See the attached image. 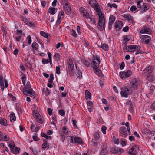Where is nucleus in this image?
I'll list each match as a JSON object with an SVG mask.
<instances>
[{
	"label": "nucleus",
	"instance_id": "nucleus-1",
	"mask_svg": "<svg viewBox=\"0 0 155 155\" xmlns=\"http://www.w3.org/2000/svg\"><path fill=\"white\" fill-rule=\"evenodd\" d=\"M89 3L97 12L99 17L97 28L99 30L102 31L105 28V19L103 14L100 11V8L95 0H89Z\"/></svg>",
	"mask_w": 155,
	"mask_h": 155
},
{
	"label": "nucleus",
	"instance_id": "nucleus-2",
	"mask_svg": "<svg viewBox=\"0 0 155 155\" xmlns=\"http://www.w3.org/2000/svg\"><path fill=\"white\" fill-rule=\"evenodd\" d=\"M24 94L26 95H28L32 96L34 95V91L31 87V85L29 82H27L26 85L25 86L23 91Z\"/></svg>",
	"mask_w": 155,
	"mask_h": 155
},
{
	"label": "nucleus",
	"instance_id": "nucleus-3",
	"mask_svg": "<svg viewBox=\"0 0 155 155\" xmlns=\"http://www.w3.org/2000/svg\"><path fill=\"white\" fill-rule=\"evenodd\" d=\"M132 93V90L126 87H124L121 88L120 94L122 97L127 98L129 95H131Z\"/></svg>",
	"mask_w": 155,
	"mask_h": 155
},
{
	"label": "nucleus",
	"instance_id": "nucleus-4",
	"mask_svg": "<svg viewBox=\"0 0 155 155\" xmlns=\"http://www.w3.org/2000/svg\"><path fill=\"white\" fill-rule=\"evenodd\" d=\"M67 65L69 74L71 76L74 74V69L73 62L71 58H69L68 60Z\"/></svg>",
	"mask_w": 155,
	"mask_h": 155
},
{
	"label": "nucleus",
	"instance_id": "nucleus-5",
	"mask_svg": "<svg viewBox=\"0 0 155 155\" xmlns=\"http://www.w3.org/2000/svg\"><path fill=\"white\" fill-rule=\"evenodd\" d=\"M129 48V52H132L134 51H137L135 53V55H137L139 54H142L143 52L140 50L141 48L140 46H136L135 45H131L128 46Z\"/></svg>",
	"mask_w": 155,
	"mask_h": 155
},
{
	"label": "nucleus",
	"instance_id": "nucleus-6",
	"mask_svg": "<svg viewBox=\"0 0 155 155\" xmlns=\"http://www.w3.org/2000/svg\"><path fill=\"white\" fill-rule=\"evenodd\" d=\"M140 82L137 79H133L130 82V86L134 90L137 89L139 85Z\"/></svg>",
	"mask_w": 155,
	"mask_h": 155
},
{
	"label": "nucleus",
	"instance_id": "nucleus-7",
	"mask_svg": "<svg viewBox=\"0 0 155 155\" xmlns=\"http://www.w3.org/2000/svg\"><path fill=\"white\" fill-rule=\"evenodd\" d=\"M91 64L93 65V68L98 67L100 62L99 58L97 56H93Z\"/></svg>",
	"mask_w": 155,
	"mask_h": 155
},
{
	"label": "nucleus",
	"instance_id": "nucleus-8",
	"mask_svg": "<svg viewBox=\"0 0 155 155\" xmlns=\"http://www.w3.org/2000/svg\"><path fill=\"white\" fill-rule=\"evenodd\" d=\"M8 146L13 153L16 154L19 153V151L20 150V148L18 147L15 148V144L13 143H9Z\"/></svg>",
	"mask_w": 155,
	"mask_h": 155
},
{
	"label": "nucleus",
	"instance_id": "nucleus-9",
	"mask_svg": "<svg viewBox=\"0 0 155 155\" xmlns=\"http://www.w3.org/2000/svg\"><path fill=\"white\" fill-rule=\"evenodd\" d=\"M4 82L5 83V87H7L8 85V82L6 80H3L2 77L1 76H0V86L1 89L3 90L4 89Z\"/></svg>",
	"mask_w": 155,
	"mask_h": 155
},
{
	"label": "nucleus",
	"instance_id": "nucleus-10",
	"mask_svg": "<svg viewBox=\"0 0 155 155\" xmlns=\"http://www.w3.org/2000/svg\"><path fill=\"white\" fill-rule=\"evenodd\" d=\"M63 8L67 15H69L71 13V9L70 5L68 4L67 3L63 6Z\"/></svg>",
	"mask_w": 155,
	"mask_h": 155
},
{
	"label": "nucleus",
	"instance_id": "nucleus-11",
	"mask_svg": "<svg viewBox=\"0 0 155 155\" xmlns=\"http://www.w3.org/2000/svg\"><path fill=\"white\" fill-rule=\"evenodd\" d=\"M22 20L25 24L29 26H33L34 25V24L31 22L28 18L22 17H21Z\"/></svg>",
	"mask_w": 155,
	"mask_h": 155
},
{
	"label": "nucleus",
	"instance_id": "nucleus-12",
	"mask_svg": "<svg viewBox=\"0 0 155 155\" xmlns=\"http://www.w3.org/2000/svg\"><path fill=\"white\" fill-rule=\"evenodd\" d=\"M153 68L154 67L153 66H148L144 69L143 72L146 74H149L153 71Z\"/></svg>",
	"mask_w": 155,
	"mask_h": 155
},
{
	"label": "nucleus",
	"instance_id": "nucleus-13",
	"mask_svg": "<svg viewBox=\"0 0 155 155\" xmlns=\"http://www.w3.org/2000/svg\"><path fill=\"white\" fill-rule=\"evenodd\" d=\"M123 26V23L121 21H118L115 22V27L118 30H120Z\"/></svg>",
	"mask_w": 155,
	"mask_h": 155
},
{
	"label": "nucleus",
	"instance_id": "nucleus-14",
	"mask_svg": "<svg viewBox=\"0 0 155 155\" xmlns=\"http://www.w3.org/2000/svg\"><path fill=\"white\" fill-rule=\"evenodd\" d=\"M140 32L141 34L146 33L150 34L152 33V31L150 29L144 27V29L140 31Z\"/></svg>",
	"mask_w": 155,
	"mask_h": 155
},
{
	"label": "nucleus",
	"instance_id": "nucleus-15",
	"mask_svg": "<svg viewBox=\"0 0 155 155\" xmlns=\"http://www.w3.org/2000/svg\"><path fill=\"white\" fill-rule=\"evenodd\" d=\"M33 115L34 118L38 122L41 124L43 122L41 116L40 115L38 114L37 113H35V114H34Z\"/></svg>",
	"mask_w": 155,
	"mask_h": 155
},
{
	"label": "nucleus",
	"instance_id": "nucleus-16",
	"mask_svg": "<svg viewBox=\"0 0 155 155\" xmlns=\"http://www.w3.org/2000/svg\"><path fill=\"white\" fill-rule=\"evenodd\" d=\"M120 134H122V135H124V137L127 135V132L126 130V127H120Z\"/></svg>",
	"mask_w": 155,
	"mask_h": 155
},
{
	"label": "nucleus",
	"instance_id": "nucleus-17",
	"mask_svg": "<svg viewBox=\"0 0 155 155\" xmlns=\"http://www.w3.org/2000/svg\"><path fill=\"white\" fill-rule=\"evenodd\" d=\"M74 138V136H68L67 137L66 139L68 144H69L70 145H71L73 144Z\"/></svg>",
	"mask_w": 155,
	"mask_h": 155
},
{
	"label": "nucleus",
	"instance_id": "nucleus-18",
	"mask_svg": "<svg viewBox=\"0 0 155 155\" xmlns=\"http://www.w3.org/2000/svg\"><path fill=\"white\" fill-rule=\"evenodd\" d=\"M148 7V4L146 3H143L142 6V11H141V12L143 13L148 10L149 9Z\"/></svg>",
	"mask_w": 155,
	"mask_h": 155
},
{
	"label": "nucleus",
	"instance_id": "nucleus-19",
	"mask_svg": "<svg viewBox=\"0 0 155 155\" xmlns=\"http://www.w3.org/2000/svg\"><path fill=\"white\" fill-rule=\"evenodd\" d=\"M94 71L95 73L98 76H102V73L101 71L99 69L98 67L94 68Z\"/></svg>",
	"mask_w": 155,
	"mask_h": 155
},
{
	"label": "nucleus",
	"instance_id": "nucleus-20",
	"mask_svg": "<svg viewBox=\"0 0 155 155\" xmlns=\"http://www.w3.org/2000/svg\"><path fill=\"white\" fill-rule=\"evenodd\" d=\"M48 11L51 14L54 15L56 13L57 9L55 8L51 7L48 9Z\"/></svg>",
	"mask_w": 155,
	"mask_h": 155
},
{
	"label": "nucleus",
	"instance_id": "nucleus-21",
	"mask_svg": "<svg viewBox=\"0 0 155 155\" xmlns=\"http://www.w3.org/2000/svg\"><path fill=\"white\" fill-rule=\"evenodd\" d=\"M74 142L78 144L82 143L83 141L79 137H74Z\"/></svg>",
	"mask_w": 155,
	"mask_h": 155
},
{
	"label": "nucleus",
	"instance_id": "nucleus-22",
	"mask_svg": "<svg viewBox=\"0 0 155 155\" xmlns=\"http://www.w3.org/2000/svg\"><path fill=\"white\" fill-rule=\"evenodd\" d=\"M0 124L2 125L6 126L7 125V122L6 119L0 117Z\"/></svg>",
	"mask_w": 155,
	"mask_h": 155
},
{
	"label": "nucleus",
	"instance_id": "nucleus-23",
	"mask_svg": "<svg viewBox=\"0 0 155 155\" xmlns=\"http://www.w3.org/2000/svg\"><path fill=\"white\" fill-rule=\"evenodd\" d=\"M115 150L116 151V153L119 154H121L124 151L122 149L118 147H115Z\"/></svg>",
	"mask_w": 155,
	"mask_h": 155
},
{
	"label": "nucleus",
	"instance_id": "nucleus-24",
	"mask_svg": "<svg viewBox=\"0 0 155 155\" xmlns=\"http://www.w3.org/2000/svg\"><path fill=\"white\" fill-rule=\"evenodd\" d=\"M76 73L77 78L79 79L81 78L82 77L81 72L78 70H76Z\"/></svg>",
	"mask_w": 155,
	"mask_h": 155
},
{
	"label": "nucleus",
	"instance_id": "nucleus-25",
	"mask_svg": "<svg viewBox=\"0 0 155 155\" xmlns=\"http://www.w3.org/2000/svg\"><path fill=\"white\" fill-rule=\"evenodd\" d=\"M101 48L105 51H107L108 50V46L106 44H102L101 45Z\"/></svg>",
	"mask_w": 155,
	"mask_h": 155
},
{
	"label": "nucleus",
	"instance_id": "nucleus-26",
	"mask_svg": "<svg viewBox=\"0 0 155 155\" xmlns=\"http://www.w3.org/2000/svg\"><path fill=\"white\" fill-rule=\"evenodd\" d=\"M31 46L32 48L35 50H37L38 48V44H37L35 42H34L33 43Z\"/></svg>",
	"mask_w": 155,
	"mask_h": 155
},
{
	"label": "nucleus",
	"instance_id": "nucleus-27",
	"mask_svg": "<svg viewBox=\"0 0 155 155\" xmlns=\"http://www.w3.org/2000/svg\"><path fill=\"white\" fill-rule=\"evenodd\" d=\"M10 120L11 122L12 120L14 121L16 120V117L14 113L13 112L10 115Z\"/></svg>",
	"mask_w": 155,
	"mask_h": 155
},
{
	"label": "nucleus",
	"instance_id": "nucleus-28",
	"mask_svg": "<svg viewBox=\"0 0 155 155\" xmlns=\"http://www.w3.org/2000/svg\"><path fill=\"white\" fill-rule=\"evenodd\" d=\"M124 17L128 21H132L133 19V17L129 14H125L124 15Z\"/></svg>",
	"mask_w": 155,
	"mask_h": 155
},
{
	"label": "nucleus",
	"instance_id": "nucleus-29",
	"mask_svg": "<svg viewBox=\"0 0 155 155\" xmlns=\"http://www.w3.org/2000/svg\"><path fill=\"white\" fill-rule=\"evenodd\" d=\"M107 151L106 148H104L102 149L101 152V155H107Z\"/></svg>",
	"mask_w": 155,
	"mask_h": 155
},
{
	"label": "nucleus",
	"instance_id": "nucleus-30",
	"mask_svg": "<svg viewBox=\"0 0 155 155\" xmlns=\"http://www.w3.org/2000/svg\"><path fill=\"white\" fill-rule=\"evenodd\" d=\"M115 21V18L113 15L110 16L109 18V22L113 23Z\"/></svg>",
	"mask_w": 155,
	"mask_h": 155
},
{
	"label": "nucleus",
	"instance_id": "nucleus-31",
	"mask_svg": "<svg viewBox=\"0 0 155 155\" xmlns=\"http://www.w3.org/2000/svg\"><path fill=\"white\" fill-rule=\"evenodd\" d=\"M123 38L126 44L130 39V37L128 35H125L123 36Z\"/></svg>",
	"mask_w": 155,
	"mask_h": 155
},
{
	"label": "nucleus",
	"instance_id": "nucleus-32",
	"mask_svg": "<svg viewBox=\"0 0 155 155\" xmlns=\"http://www.w3.org/2000/svg\"><path fill=\"white\" fill-rule=\"evenodd\" d=\"M125 78H127L129 77L130 75L131 74L132 72L130 70H128L126 72H125Z\"/></svg>",
	"mask_w": 155,
	"mask_h": 155
},
{
	"label": "nucleus",
	"instance_id": "nucleus-33",
	"mask_svg": "<svg viewBox=\"0 0 155 155\" xmlns=\"http://www.w3.org/2000/svg\"><path fill=\"white\" fill-rule=\"evenodd\" d=\"M40 34L42 36L44 37L45 38H48V33H46L43 31H41L40 32Z\"/></svg>",
	"mask_w": 155,
	"mask_h": 155
},
{
	"label": "nucleus",
	"instance_id": "nucleus-34",
	"mask_svg": "<svg viewBox=\"0 0 155 155\" xmlns=\"http://www.w3.org/2000/svg\"><path fill=\"white\" fill-rule=\"evenodd\" d=\"M85 96L88 98H90L91 97V93L87 90H86L85 91Z\"/></svg>",
	"mask_w": 155,
	"mask_h": 155
},
{
	"label": "nucleus",
	"instance_id": "nucleus-35",
	"mask_svg": "<svg viewBox=\"0 0 155 155\" xmlns=\"http://www.w3.org/2000/svg\"><path fill=\"white\" fill-rule=\"evenodd\" d=\"M120 76L122 79H125V72H120Z\"/></svg>",
	"mask_w": 155,
	"mask_h": 155
},
{
	"label": "nucleus",
	"instance_id": "nucleus-36",
	"mask_svg": "<svg viewBox=\"0 0 155 155\" xmlns=\"http://www.w3.org/2000/svg\"><path fill=\"white\" fill-rule=\"evenodd\" d=\"M63 132L65 134H66L68 132V129L66 126H64L62 128Z\"/></svg>",
	"mask_w": 155,
	"mask_h": 155
},
{
	"label": "nucleus",
	"instance_id": "nucleus-37",
	"mask_svg": "<svg viewBox=\"0 0 155 155\" xmlns=\"http://www.w3.org/2000/svg\"><path fill=\"white\" fill-rule=\"evenodd\" d=\"M107 5L108 7H110V8L113 7L115 8H117V5L115 4H112L111 5L110 3H108Z\"/></svg>",
	"mask_w": 155,
	"mask_h": 155
},
{
	"label": "nucleus",
	"instance_id": "nucleus-38",
	"mask_svg": "<svg viewBox=\"0 0 155 155\" xmlns=\"http://www.w3.org/2000/svg\"><path fill=\"white\" fill-rule=\"evenodd\" d=\"M54 79V75L52 74H51L50 75V78L48 79V82L51 83L52 82Z\"/></svg>",
	"mask_w": 155,
	"mask_h": 155
},
{
	"label": "nucleus",
	"instance_id": "nucleus-39",
	"mask_svg": "<svg viewBox=\"0 0 155 155\" xmlns=\"http://www.w3.org/2000/svg\"><path fill=\"white\" fill-rule=\"evenodd\" d=\"M47 147V142L46 140H44V143L42 145V148H46Z\"/></svg>",
	"mask_w": 155,
	"mask_h": 155
},
{
	"label": "nucleus",
	"instance_id": "nucleus-40",
	"mask_svg": "<svg viewBox=\"0 0 155 155\" xmlns=\"http://www.w3.org/2000/svg\"><path fill=\"white\" fill-rule=\"evenodd\" d=\"M89 18L90 19V22H91V23L96 24V21L94 18L90 17Z\"/></svg>",
	"mask_w": 155,
	"mask_h": 155
},
{
	"label": "nucleus",
	"instance_id": "nucleus-41",
	"mask_svg": "<svg viewBox=\"0 0 155 155\" xmlns=\"http://www.w3.org/2000/svg\"><path fill=\"white\" fill-rule=\"evenodd\" d=\"M58 112L60 115L62 116H64L65 115V112L63 110L61 109Z\"/></svg>",
	"mask_w": 155,
	"mask_h": 155
},
{
	"label": "nucleus",
	"instance_id": "nucleus-42",
	"mask_svg": "<svg viewBox=\"0 0 155 155\" xmlns=\"http://www.w3.org/2000/svg\"><path fill=\"white\" fill-rule=\"evenodd\" d=\"M83 15L84 17L85 18H89V17H90L89 16V14L87 12V11L85 12V13H84L83 14Z\"/></svg>",
	"mask_w": 155,
	"mask_h": 155
},
{
	"label": "nucleus",
	"instance_id": "nucleus-43",
	"mask_svg": "<svg viewBox=\"0 0 155 155\" xmlns=\"http://www.w3.org/2000/svg\"><path fill=\"white\" fill-rule=\"evenodd\" d=\"M48 55L50 61V64H51L52 63L51 61V53L48 52Z\"/></svg>",
	"mask_w": 155,
	"mask_h": 155
},
{
	"label": "nucleus",
	"instance_id": "nucleus-44",
	"mask_svg": "<svg viewBox=\"0 0 155 155\" xmlns=\"http://www.w3.org/2000/svg\"><path fill=\"white\" fill-rule=\"evenodd\" d=\"M106 127L105 126H103L101 128V130L102 132L104 134H105L106 133Z\"/></svg>",
	"mask_w": 155,
	"mask_h": 155
},
{
	"label": "nucleus",
	"instance_id": "nucleus-45",
	"mask_svg": "<svg viewBox=\"0 0 155 155\" xmlns=\"http://www.w3.org/2000/svg\"><path fill=\"white\" fill-rule=\"evenodd\" d=\"M34 135H33L32 137V138L34 140L37 141L39 140V139L37 136V134L35 133L34 134Z\"/></svg>",
	"mask_w": 155,
	"mask_h": 155
},
{
	"label": "nucleus",
	"instance_id": "nucleus-46",
	"mask_svg": "<svg viewBox=\"0 0 155 155\" xmlns=\"http://www.w3.org/2000/svg\"><path fill=\"white\" fill-rule=\"evenodd\" d=\"M143 39V41H144L146 44H148L149 43L150 41L151 40V38H146Z\"/></svg>",
	"mask_w": 155,
	"mask_h": 155
},
{
	"label": "nucleus",
	"instance_id": "nucleus-47",
	"mask_svg": "<svg viewBox=\"0 0 155 155\" xmlns=\"http://www.w3.org/2000/svg\"><path fill=\"white\" fill-rule=\"evenodd\" d=\"M123 50L124 52H129V48H128V46H127L126 45V44H125V46L124 47Z\"/></svg>",
	"mask_w": 155,
	"mask_h": 155
},
{
	"label": "nucleus",
	"instance_id": "nucleus-48",
	"mask_svg": "<svg viewBox=\"0 0 155 155\" xmlns=\"http://www.w3.org/2000/svg\"><path fill=\"white\" fill-rule=\"evenodd\" d=\"M83 62L84 64L87 66H89L90 65V63L87 60H84L83 61Z\"/></svg>",
	"mask_w": 155,
	"mask_h": 155
},
{
	"label": "nucleus",
	"instance_id": "nucleus-49",
	"mask_svg": "<svg viewBox=\"0 0 155 155\" xmlns=\"http://www.w3.org/2000/svg\"><path fill=\"white\" fill-rule=\"evenodd\" d=\"M56 72L58 74H59L60 73V68L58 66L56 67Z\"/></svg>",
	"mask_w": 155,
	"mask_h": 155
},
{
	"label": "nucleus",
	"instance_id": "nucleus-50",
	"mask_svg": "<svg viewBox=\"0 0 155 155\" xmlns=\"http://www.w3.org/2000/svg\"><path fill=\"white\" fill-rule=\"evenodd\" d=\"M72 35L74 37H76L78 35L76 33L75 31L74 30L72 29L71 31Z\"/></svg>",
	"mask_w": 155,
	"mask_h": 155
},
{
	"label": "nucleus",
	"instance_id": "nucleus-51",
	"mask_svg": "<svg viewBox=\"0 0 155 155\" xmlns=\"http://www.w3.org/2000/svg\"><path fill=\"white\" fill-rule=\"evenodd\" d=\"M3 140L2 141H8L9 139V138L8 137L7 135H5L4 137H3Z\"/></svg>",
	"mask_w": 155,
	"mask_h": 155
},
{
	"label": "nucleus",
	"instance_id": "nucleus-52",
	"mask_svg": "<svg viewBox=\"0 0 155 155\" xmlns=\"http://www.w3.org/2000/svg\"><path fill=\"white\" fill-rule=\"evenodd\" d=\"M42 62L43 64H45L47 63H48L49 62L50 63V61L49 59H43L42 60Z\"/></svg>",
	"mask_w": 155,
	"mask_h": 155
},
{
	"label": "nucleus",
	"instance_id": "nucleus-53",
	"mask_svg": "<svg viewBox=\"0 0 155 155\" xmlns=\"http://www.w3.org/2000/svg\"><path fill=\"white\" fill-rule=\"evenodd\" d=\"M27 39L28 43L30 45L31 42V38L30 35H28L27 37Z\"/></svg>",
	"mask_w": 155,
	"mask_h": 155
},
{
	"label": "nucleus",
	"instance_id": "nucleus-54",
	"mask_svg": "<svg viewBox=\"0 0 155 155\" xmlns=\"http://www.w3.org/2000/svg\"><path fill=\"white\" fill-rule=\"evenodd\" d=\"M147 79L149 81H151L153 80L154 78L152 76L149 75L147 76Z\"/></svg>",
	"mask_w": 155,
	"mask_h": 155
},
{
	"label": "nucleus",
	"instance_id": "nucleus-55",
	"mask_svg": "<svg viewBox=\"0 0 155 155\" xmlns=\"http://www.w3.org/2000/svg\"><path fill=\"white\" fill-rule=\"evenodd\" d=\"M61 46L63 47V44L62 42H60L58 43L56 46V48L57 49L58 48Z\"/></svg>",
	"mask_w": 155,
	"mask_h": 155
},
{
	"label": "nucleus",
	"instance_id": "nucleus-56",
	"mask_svg": "<svg viewBox=\"0 0 155 155\" xmlns=\"http://www.w3.org/2000/svg\"><path fill=\"white\" fill-rule=\"evenodd\" d=\"M94 137L95 139L97 140L99 138V135L98 133H96L94 134Z\"/></svg>",
	"mask_w": 155,
	"mask_h": 155
},
{
	"label": "nucleus",
	"instance_id": "nucleus-57",
	"mask_svg": "<svg viewBox=\"0 0 155 155\" xmlns=\"http://www.w3.org/2000/svg\"><path fill=\"white\" fill-rule=\"evenodd\" d=\"M63 16L62 18H63L64 17V11L63 10H61V12H60V13L59 14L58 17H61V16Z\"/></svg>",
	"mask_w": 155,
	"mask_h": 155
},
{
	"label": "nucleus",
	"instance_id": "nucleus-58",
	"mask_svg": "<svg viewBox=\"0 0 155 155\" xmlns=\"http://www.w3.org/2000/svg\"><path fill=\"white\" fill-rule=\"evenodd\" d=\"M137 9L136 7L135 6L133 5L130 8V11L131 12H134Z\"/></svg>",
	"mask_w": 155,
	"mask_h": 155
},
{
	"label": "nucleus",
	"instance_id": "nucleus-59",
	"mask_svg": "<svg viewBox=\"0 0 155 155\" xmlns=\"http://www.w3.org/2000/svg\"><path fill=\"white\" fill-rule=\"evenodd\" d=\"M48 112L49 115H51L52 114V110L50 108L48 109Z\"/></svg>",
	"mask_w": 155,
	"mask_h": 155
},
{
	"label": "nucleus",
	"instance_id": "nucleus-60",
	"mask_svg": "<svg viewBox=\"0 0 155 155\" xmlns=\"http://www.w3.org/2000/svg\"><path fill=\"white\" fill-rule=\"evenodd\" d=\"M59 55L58 53H56L54 55V57L56 60H58L59 59Z\"/></svg>",
	"mask_w": 155,
	"mask_h": 155
},
{
	"label": "nucleus",
	"instance_id": "nucleus-61",
	"mask_svg": "<svg viewBox=\"0 0 155 155\" xmlns=\"http://www.w3.org/2000/svg\"><path fill=\"white\" fill-rule=\"evenodd\" d=\"M149 38H150V37L149 36L145 35H142L141 37V38L142 39Z\"/></svg>",
	"mask_w": 155,
	"mask_h": 155
},
{
	"label": "nucleus",
	"instance_id": "nucleus-62",
	"mask_svg": "<svg viewBox=\"0 0 155 155\" xmlns=\"http://www.w3.org/2000/svg\"><path fill=\"white\" fill-rule=\"evenodd\" d=\"M125 64L124 62H121V64L120 67V68L121 69H123L124 67Z\"/></svg>",
	"mask_w": 155,
	"mask_h": 155
},
{
	"label": "nucleus",
	"instance_id": "nucleus-63",
	"mask_svg": "<svg viewBox=\"0 0 155 155\" xmlns=\"http://www.w3.org/2000/svg\"><path fill=\"white\" fill-rule=\"evenodd\" d=\"M129 139L131 141H134L135 140V138L134 136H130L129 137Z\"/></svg>",
	"mask_w": 155,
	"mask_h": 155
},
{
	"label": "nucleus",
	"instance_id": "nucleus-64",
	"mask_svg": "<svg viewBox=\"0 0 155 155\" xmlns=\"http://www.w3.org/2000/svg\"><path fill=\"white\" fill-rule=\"evenodd\" d=\"M151 108L152 109L155 110V102H153L151 106Z\"/></svg>",
	"mask_w": 155,
	"mask_h": 155
}]
</instances>
